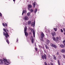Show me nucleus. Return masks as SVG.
Masks as SVG:
<instances>
[{"label": "nucleus", "instance_id": "obj_1", "mask_svg": "<svg viewBox=\"0 0 65 65\" xmlns=\"http://www.w3.org/2000/svg\"><path fill=\"white\" fill-rule=\"evenodd\" d=\"M3 30L5 32H6V33H5L4 32H3V34L4 35H5L6 38H7L8 37H9V36L8 35V34L7 33V32L6 31V29H5V28H3Z\"/></svg>", "mask_w": 65, "mask_h": 65}, {"label": "nucleus", "instance_id": "obj_2", "mask_svg": "<svg viewBox=\"0 0 65 65\" xmlns=\"http://www.w3.org/2000/svg\"><path fill=\"white\" fill-rule=\"evenodd\" d=\"M53 40H54L56 42L58 43L59 42V37H57L56 38L55 37H53Z\"/></svg>", "mask_w": 65, "mask_h": 65}, {"label": "nucleus", "instance_id": "obj_3", "mask_svg": "<svg viewBox=\"0 0 65 65\" xmlns=\"http://www.w3.org/2000/svg\"><path fill=\"white\" fill-rule=\"evenodd\" d=\"M31 32L33 33L34 37H35V31H34V30L32 29H31Z\"/></svg>", "mask_w": 65, "mask_h": 65}, {"label": "nucleus", "instance_id": "obj_4", "mask_svg": "<svg viewBox=\"0 0 65 65\" xmlns=\"http://www.w3.org/2000/svg\"><path fill=\"white\" fill-rule=\"evenodd\" d=\"M41 38H43V37H44V35L43 32H41Z\"/></svg>", "mask_w": 65, "mask_h": 65}, {"label": "nucleus", "instance_id": "obj_5", "mask_svg": "<svg viewBox=\"0 0 65 65\" xmlns=\"http://www.w3.org/2000/svg\"><path fill=\"white\" fill-rule=\"evenodd\" d=\"M30 39L31 40V42L32 43H33L34 42V38L33 36H31L30 37Z\"/></svg>", "mask_w": 65, "mask_h": 65}, {"label": "nucleus", "instance_id": "obj_6", "mask_svg": "<svg viewBox=\"0 0 65 65\" xmlns=\"http://www.w3.org/2000/svg\"><path fill=\"white\" fill-rule=\"evenodd\" d=\"M50 45L52 46H53V47H54V48H57V46L55 45H54V44L52 43H51L50 44Z\"/></svg>", "mask_w": 65, "mask_h": 65}, {"label": "nucleus", "instance_id": "obj_7", "mask_svg": "<svg viewBox=\"0 0 65 65\" xmlns=\"http://www.w3.org/2000/svg\"><path fill=\"white\" fill-rule=\"evenodd\" d=\"M42 58L43 59H46V56L45 54H44V55H42Z\"/></svg>", "mask_w": 65, "mask_h": 65}, {"label": "nucleus", "instance_id": "obj_8", "mask_svg": "<svg viewBox=\"0 0 65 65\" xmlns=\"http://www.w3.org/2000/svg\"><path fill=\"white\" fill-rule=\"evenodd\" d=\"M26 21H28V17L27 16L25 17L24 19Z\"/></svg>", "mask_w": 65, "mask_h": 65}, {"label": "nucleus", "instance_id": "obj_9", "mask_svg": "<svg viewBox=\"0 0 65 65\" xmlns=\"http://www.w3.org/2000/svg\"><path fill=\"white\" fill-rule=\"evenodd\" d=\"M35 22L34 21V23H32V24H31V26H32V27H34L35 26Z\"/></svg>", "mask_w": 65, "mask_h": 65}, {"label": "nucleus", "instance_id": "obj_10", "mask_svg": "<svg viewBox=\"0 0 65 65\" xmlns=\"http://www.w3.org/2000/svg\"><path fill=\"white\" fill-rule=\"evenodd\" d=\"M31 7H32V5H28V8L29 10H30V9H29V8H31Z\"/></svg>", "mask_w": 65, "mask_h": 65}, {"label": "nucleus", "instance_id": "obj_11", "mask_svg": "<svg viewBox=\"0 0 65 65\" xmlns=\"http://www.w3.org/2000/svg\"><path fill=\"white\" fill-rule=\"evenodd\" d=\"M51 34L53 36V37H54V36L56 35V33L55 32H54V33L52 32Z\"/></svg>", "mask_w": 65, "mask_h": 65}, {"label": "nucleus", "instance_id": "obj_12", "mask_svg": "<svg viewBox=\"0 0 65 65\" xmlns=\"http://www.w3.org/2000/svg\"><path fill=\"white\" fill-rule=\"evenodd\" d=\"M26 12H27V11H26V10H23V12H22V15H23V14H24V13H26Z\"/></svg>", "mask_w": 65, "mask_h": 65}, {"label": "nucleus", "instance_id": "obj_13", "mask_svg": "<svg viewBox=\"0 0 65 65\" xmlns=\"http://www.w3.org/2000/svg\"><path fill=\"white\" fill-rule=\"evenodd\" d=\"M53 59H54V60H57V58H56V56H55L54 55L53 56Z\"/></svg>", "mask_w": 65, "mask_h": 65}, {"label": "nucleus", "instance_id": "obj_14", "mask_svg": "<svg viewBox=\"0 0 65 65\" xmlns=\"http://www.w3.org/2000/svg\"><path fill=\"white\" fill-rule=\"evenodd\" d=\"M36 3L35 2H34V3L32 4L34 8L35 7V4H36Z\"/></svg>", "mask_w": 65, "mask_h": 65}, {"label": "nucleus", "instance_id": "obj_15", "mask_svg": "<svg viewBox=\"0 0 65 65\" xmlns=\"http://www.w3.org/2000/svg\"><path fill=\"white\" fill-rule=\"evenodd\" d=\"M60 46L61 47H62V48H63V47H64V45H63V44H61L60 45Z\"/></svg>", "mask_w": 65, "mask_h": 65}, {"label": "nucleus", "instance_id": "obj_16", "mask_svg": "<svg viewBox=\"0 0 65 65\" xmlns=\"http://www.w3.org/2000/svg\"><path fill=\"white\" fill-rule=\"evenodd\" d=\"M24 33H25V36H28V34L27 32H26V31L24 32Z\"/></svg>", "mask_w": 65, "mask_h": 65}, {"label": "nucleus", "instance_id": "obj_17", "mask_svg": "<svg viewBox=\"0 0 65 65\" xmlns=\"http://www.w3.org/2000/svg\"><path fill=\"white\" fill-rule=\"evenodd\" d=\"M61 52L62 53H65V50L64 49H62L61 50Z\"/></svg>", "mask_w": 65, "mask_h": 65}, {"label": "nucleus", "instance_id": "obj_18", "mask_svg": "<svg viewBox=\"0 0 65 65\" xmlns=\"http://www.w3.org/2000/svg\"><path fill=\"white\" fill-rule=\"evenodd\" d=\"M27 27L26 26L25 27V28H24V32H26V31H27Z\"/></svg>", "mask_w": 65, "mask_h": 65}, {"label": "nucleus", "instance_id": "obj_19", "mask_svg": "<svg viewBox=\"0 0 65 65\" xmlns=\"http://www.w3.org/2000/svg\"><path fill=\"white\" fill-rule=\"evenodd\" d=\"M0 61L1 63H0V64H3V60L2 59H1L0 60Z\"/></svg>", "mask_w": 65, "mask_h": 65}, {"label": "nucleus", "instance_id": "obj_20", "mask_svg": "<svg viewBox=\"0 0 65 65\" xmlns=\"http://www.w3.org/2000/svg\"><path fill=\"white\" fill-rule=\"evenodd\" d=\"M37 11V9H35V11H34V12L35 13H36Z\"/></svg>", "mask_w": 65, "mask_h": 65}, {"label": "nucleus", "instance_id": "obj_21", "mask_svg": "<svg viewBox=\"0 0 65 65\" xmlns=\"http://www.w3.org/2000/svg\"><path fill=\"white\" fill-rule=\"evenodd\" d=\"M31 21H29L28 22V25H30L31 24Z\"/></svg>", "mask_w": 65, "mask_h": 65}, {"label": "nucleus", "instance_id": "obj_22", "mask_svg": "<svg viewBox=\"0 0 65 65\" xmlns=\"http://www.w3.org/2000/svg\"><path fill=\"white\" fill-rule=\"evenodd\" d=\"M3 61H4V62H6L7 61H6V59H5V58H3Z\"/></svg>", "mask_w": 65, "mask_h": 65}, {"label": "nucleus", "instance_id": "obj_23", "mask_svg": "<svg viewBox=\"0 0 65 65\" xmlns=\"http://www.w3.org/2000/svg\"><path fill=\"white\" fill-rule=\"evenodd\" d=\"M6 41L8 43V44H9V41H8V39L6 40Z\"/></svg>", "mask_w": 65, "mask_h": 65}, {"label": "nucleus", "instance_id": "obj_24", "mask_svg": "<svg viewBox=\"0 0 65 65\" xmlns=\"http://www.w3.org/2000/svg\"><path fill=\"white\" fill-rule=\"evenodd\" d=\"M58 64L59 65H60V61H59V60H58Z\"/></svg>", "mask_w": 65, "mask_h": 65}, {"label": "nucleus", "instance_id": "obj_25", "mask_svg": "<svg viewBox=\"0 0 65 65\" xmlns=\"http://www.w3.org/2000/svg\"><path fill=\"white\" fill-rule=\"evenodd\" d=\"M47 44H48V43H50V41L48 40H47Z\"/></svg>", "mask_w": 65, "mask_h": 65}, {"label": "nucleus", "instance_id": "obj_26", "mask_svg": "<svg viewBox=\"0 0 65 65\" xmlns=\"http://www.w3.org/2000/svg\"><path fill=\"white\" fill-rule=\"evenodd\" d=\"M46 48V49H48V48H48V47L47 46V45H46L45 46Z\"/></svg>", "mask_w": 65, "mask_h": 65}, {"label": "nucleus", "instance_id": "obj_27", "mask_svg": "<svg viewBox=\"0 0 65 65\" xmlns=\"http://www.w3.org/2000/svg\"><path fill=\"white\" fill-rule=\"evenodd\" d=\"M40 39L41 41H43V38H41Z\"/></svg>", "mask_w": 65, "mask_h": 65}, {"label": "nucleus", "instance_id": "obj_28", "mask_svg": "<svg viewBox=\"0 0 65 65\" xmlns=\"http://www.w3.org/2000/svg\"><path fill=\"white\" fill-rule=\"evenodd\" d=\"M54 30L55 31H56L57 30V28H54Z\"/></svg>", "mask_w": 65, "mask_h": 65}, {"label": "nucleus", "instance_id": "obj_29", "mask_svg": "<svg viewBox=\"0 0 65 65\" xmlns=\"http://www.w3.org/2000/svg\"><path fill=\"white\" fill-rule=\"evenodd\" d=\"M30 13L28 12L27 13V15L28 16H29V15H30Z\"/></svg>", "mask_w": 65, "mask_h": 65}, {"label": "nucleus", "instance_id": "obj_30", "mask_svg": "<svg viewBox=\"0 0 65 65\" xmlns=\"http://www.w3.org/2000/svg\"><path fill=\"white\" fill-rule=\"evenodd\" d=\"M30 11L31 12H33V10L32 9H30Z\"/></svg>", "mask_w": 65, "mask_h": 65}, {"label": "nucleus", "instance_id": "obj_31", "mask_svg": "<svg viewBox=\"0 0 65 65\" xmlns=\"http://www.w3.org/2000/svg\"><path fill=\"white\" fill-rule=\"evenodd\" d=\"M60 30L61 32H63V30H62V29H61Z\"/></svg>", "mask_w": 65, "mask_h": 65}, {"label": "nucleus", "instance_id": "obj_32", "mask_svg": "<svg viewBox=\"0 0 65 65\" xmlns=\"http://www.w3.org/2000/svg\"><path fill=\"white\" fill-rule=\"evenodd\" d=\"M2 24L3 26H4V27H5V24H4V23H2Z\"/></svg>", "mask_w": 65, "mask_h": 65}, {"label": "nucleus", "instance_id": "obj_33", "mask_svg": "<svg viewBox=\"0 0 65 65\" xmlns=\"http://www.w3.org/2000/svg\"><path fill=\"white\" fill-rule=\"evenodd\" d=\"M61 56H59V59H61Z\"/></svg>", "mask_w": 65, "mask_h": 65}, {"label": "nucleus", "instance_id": "obj_34", "mask_svg": "<svg viewBox=\"0 0 65 65\" xmlns=\"http://www.w3.org/2000/svg\"><path fill=\"white\" fill-rule=\"evenodd\" d=\"M8 63V64H10V61H6Z\"/></svg>", "mask_w": 65, "mask_h": 65}, {"label": "nucleus", "instance_id": "obj_35", "mask_svg": "<svg viewBox=\"0 0 65 65\" xmlns=\"http://www.w3.org/2000/svg\"><path fill=\"white\" fill-rule=\"evenodd\" d=\"M65 42V40H64L63 41V43H64Z\"/></svg>", "mask_w": 65, "mask_h": 65}, {"label": "nucleus", "instance_id": "obj_36", "mask_svg": "<svg viewBox=\"0 0 65 65\" xmlns=\"http://www.w3.org/2000/svg\"><path fill=\"white\" fill-rule=\"evenodd\" d=\"M50 65H54V64H53L52 63H50Z\"/></svg>", "mask_w": 65, "mask_h": 65}, {"label": "nucleus", "instance_id": "obj_37", "mask_svg": "<svg viewBox=\"0 0 65 65\" xmlns=\"http://www.w3.org/2000/svg\"><path fill=\"white\" fill-rule=\"evenodd\" d=\"M0 17H2V14L1 13H0Z\"/></svg>", "mask_w": 65, "mask_h": 65}, {"label": "nucleus", "instance_id": "obj_38", "mask_svg": "<svg viewBox=\"0 0 65 65\" xmlns=\"http://www.w3.org/2000/svg\"><path fill=\"white\" fill-rule=\"evenodd\" d=\"M5 26H6V27H7V24H6V23H5Z\"/></svg>", "mask_w": 65, "mask_h": 65}, {"label": "nucleus", "instance_id": "obj_39", "mask_svg": "<svg viewBox=\"0 0 65 65\" xmlns=\"http://www.w3.org/2000/svg\"><path fill=\"white\" fill-rule=\"evenodd\" d=\"M63 30L64 31V32H65V28H63Z\"/></svg>", "mask_w": 65, "mask_h": 65}, {"label": "nucleus", "instance_id": "obj_40", "mask_svg": "<svg viewBox=\"0 0 65 65\" xmlns=\"http://www.w3.org/2000/svg\"><path fill=\"white\" fill-rule=\"evenodd\" d=\"M4 64H5V65H6V63H5V61H4Z\"/></svg>", "mask_w": 65, "mask_h": 65}, {"label": "nucleus", "instance_id": "obj_41", "mask_svg": "<svg viewBox=\"0 0 65 65\" xmlns=\"http://www.w3.org/2000/svg\"><path fill=\"white\" fill-rule=\"evenodd\" d=\"M47 64V63H46V62H45V65H46V64Z\"/></svg>", "mask_w": 65, "mask_h": 65}, {"label": "nucleus", "instance_id": "obj_42", "mask_svg": "<svg viewBox=\"0 0 65 65\" xmlns=\"http://www.w3.org/2000/svg\"><path fill=\"white\" fill-rule=\"evenodd\" d=\"M63 56L64 58H65V55H63Z\"/></svg>", "mask_w": 65, "mask_h": 65}, {"label": "nucleus", "instance_id": "obj_43", "mask_svg": "<svg viewBox=\"0 0 65 65\" xmlns=\"http://www.w3.org/2000/svg\"><path fill=\"white\" fill-rule=\"evenodd\" d=\"M57 54L58 55H59V53L58 52H57Z\"/></svg>", "mask_w": 65, "mask_h": 65}, {"label": "nucleus", "instance_id": "obj_44", "mask_svg": "<svg viewBox=\"0 0 65 65\" xmlns=\"http://www.w3.org/2000/svg\"><path fill=\"white\" fill-rule=\"evenodd\" d=\"M35 50H36V51H37V48H36L35 49Z\"/></svg>", "mask_w": 65, "mask_h": 65}, {"label": "nucleus", "instance_id": "obj_45", "mask_svg": "<svg viewBox=\"0 0 65 65\" xmlns=\"http://www.w3.org/2000/svg\"><path fill=\"white\" fill-rule=\"evenodd\" d=\"M15 0H13V1H14V2L15 1Z\"/></svg>", "mask_w": 65, "mask_h": 65}, {"label": "nucleus", "instance_id": "obj_46", "mask_svg": "<svg viewBox=\"0 0 65 65\" xmlns=\"http://www.w3.org/2000/svg\"><path fill=\"white\" fill-rule=\"evenodd\" d=\"M6 30L7 31H8V30H7V29H6Z\"/></svg>", "mask_w": 65, "mask_h": 65}, {"label": "nucleus", "instance_id": "obj_47", "mask_svg": "<svg viewBox=\"0 0 65 65\" xmlns=\"http://www.w3.org/2000/svg\"><path fill=\"white\" fill-rule=\"evenodd\" d=\"M64 35H65V32H64Z\"/></svg>", "mask_w": 65, "mask_h": 65}, {"label": "nucleus", "instance_id": "obj_48", "mask_svg": "<svg viewBox=\"0 0 65 65\" xmlns=\"http://www.w3.org/2000/svg\"><path fill=\"white\" fill-rule=\"evenodd\" d=\"M29 34H31V32H29Z\"/></svg>", "mask_w": 65, "mask_h": 65}, {"label": "nucleus", "instance_id": "obj_49", "mask_svg": "<svg viewBox=\"0 0 65 65\" xmlns=\"http://www.w3.org/2000/svg\"><path fill=\"white\" fill-rule=\"evenodd\" d=\"M45 65H47V64H45Z\"/></svg>", "mask_w": 65, "mask_h": 65}, {"label": "nucleus", "instance_id": "obj_50", "mask_svg": "<svg viewBox=\"0 0 65 65\" xmlns=\"http://www.w3.org/2000/svg\"><path fill=\"white\" fill-rule=\"evenodd\" d=\"M17 41H18V40H17Z\"/></svg>", "mask_w": 65, "mask_h": 65}, {"label": "nucleus", "instance_id": "obj_51", "mask_svg": "<svg viewBox=\"0 0 65 65\" xmlns=\"http://www.w3.org/2000/svg\"><path fill=\"white\" fill-rule=\"evenodd\" d=\"M48 65H50V64H48Z\"/></svg>", "mask_w": 65, "mask_h": 65}, {"label": "nucleus", "instance_id": "obj_52", "mask_svg": "<svg viewBox=\"0 0 65 65\" xmlns=\"http://www.w3.org/2000/svg\"><path fill=\"white\" fill-rule=\"evenodd\" d=\"M8 65V64H7V65Z\"/></svg>", "mask_w": 65, "mask_h": 65}]
</instances>
